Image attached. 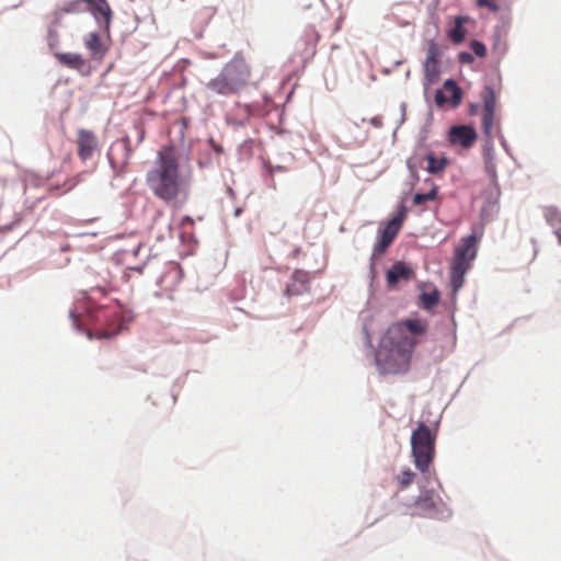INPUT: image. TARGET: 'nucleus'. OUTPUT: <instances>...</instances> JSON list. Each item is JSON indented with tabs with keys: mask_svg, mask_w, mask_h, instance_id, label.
<instances>
[{
	"mask_svg": "<svg viewBox=\"0 0 561 561\" xmlns=\"http://www.w3.org/2000/svg\"><path fill=\"white\" fill-rule=\"evenodd\" d=\"M428 331V323L421 318H411L392 323L383 333L376 355L381 374H405L411 367L416 346Z\"/></svg>",
	"mask_w": 561,
	"mask_h": 561,
	"instance_id": "nucleus-1",
	"label": "nucleus"
},
{
	"mask_svg": "<svg viewBox=\"0 0 561 561\" xmlns=\"http://www.w3.org/2000/svg\"><path fill=\"white\" fill-rule=\"evenodd\" d=\"M146 184L165 204H175L187 197L188 179L181 171L174 147L165 146L158 151L153 167L146 174Z\"/></svg>",
	"mask_w": 561,
	"mask_h": 561,
	"instance_id": "nucleus-2",
	"label": "nucleus"
},
{
	"mask_svg": "<svg viewBox=\"0 0 561 561\" xmlns=\"http://www.w3.org/2000/svg\"><path fill=\"white\" fill-rule=\"evenodd\" d=\"M113 290L111 282L104 279L103 284L92 286L89 291H83L89 329V339H111L116 336L123 327V307L116 300H110L105 305L98 302L99 297H105Z\"/></svg>",
	"mask_w": 561,
	"mask_h": 561,
	"instance_id": "nucleus-3",
	"label": "nucleus"
},
{
	"mask_svg": "<svg viewBox=\"0 0 561 561\" xmlns=\"http://www.w3.org/2000/svg\"><path fill=\"white\" fill-rule=\"evenodd\" d=\"M435 435L424 423H419L417 427L412 432V456L415 467L421 472H426L433 461L435 455Z\"/></svg>",
	"mask_w": 561,
	"mask_h": 561,
	"instance_id": "nucleus-4",
	"label": "nucleus"
},
{
	"mask_svg": "<svg viewBox=\"0 0 561 561\" xmlns=\"http://www.w3.org/2000/svg\"><path fill=\"white\" fill-rule=\"evenodd\" d=\"M477 255V238L474 234L461 239L459 245L455 249V256L450 268V278L453 286L457 289L462 286L463 276L470 267L471 261Z\"/></svg>",
	"mask_w": 561,
	"mask_h": 561,
	"instance_id": "nucleus-5",
	"label": "nucleus"
},
{
	"mask_svg": "<svg viewBox=\"0 0 561 561\" xmlns=\"http://www.w3.org/2000/svg\"><path fill=\"white\" fill-rule=\"evenodd\" d=\"M77 154L82 162L93 159L100 153L101 146L93 130L80 128L76 138Z\"/></svg>",
	"mask_w": 561,
	"mask_h": 561,
	"instance_id": "nucleus-6",
	"label": "nucleus"
},
{
	"mask_svg": "<svg viewBox=\"0 0 561 561\" xmlns=\"http://www.w3.org/2000/svg\"><path fill=\"white\" fill-rule=\"evenodd\" d=\"M482 128L488 138L494 137L499 131V124L495 119L496 96L492 88H486L483 94Z\"/></svg>",
	"mask_w": 561,
	"mask_h": 561,
	"instance_id": "nucleus-7",
	"label": "nucleus"
},
{
	"mask_svg": "<svg viewBox=\"0 0 561 561\" xmlns=\"http://www.w3.org/2000/svg\"><path fill=\"white\" fill-rule=\"evenodd\" d=\"M221 71L238 90L245 85L250 76L249 67L242 58H233Z\"/></svg>",
	"mask_w": 561,
	"mask_h": 561,
	"instance_id": "nucleus-8",
	"label": "nucleus"
},
{
	"mask_svg": "<svg viewBox=\"0 0 561 561\" xmlns=\"http://www.w3.org/2000/svg\"><path fill=\"white\" fill-rule=\"evenodd\" d=\"M461 100L462 91L451 79L446 80L443 89L437 90L435 94V103L439 107H443L446 104L457 107L461 103Z\"/></svg>",
	"mask_w": 561,
	"mask_h": 561,
	"instance_id": "nucleus-9",
	"label": "nucleus"
},
{
	"mask_svg": "<svg viewBox=\"0 0 561 561\" xmlns=\"http://www.w3.org/2000/svg\"><path fill=\"white\" fill-rule=\"evenodd\" d=\"M439 57L440 50L438 45L431 41L428 43L426 60L424 64V73L428 82L434 83L439 77Z\"/></svg>",
	"mask_w": 561,
	"mask_h": 561,
	"instance_id": "nucleus-10",
	"label": "nucleus"
},
{
	"mask_svg": "<svg viewBox=\"0 0 561 561\" xmlns=\"http://www.w3.org/2000/svg\"><path fill=\"white\" fill-rule=\"evenodd\" d=\"M449 142L459 145L462 148H470L477 140V131L469 125H457L449 129Z\"/></svg>",
	"mask_w": 561,
	"mask_h": 561,
	"instance_id": "nucleus-11",
	"label": "nucleus"
},
{
	"mask_svg": "<svg viewBox=\"0 0 561 561\" xmlns=\"http://www.w3.org/2000/svg\"><path fill=\"white\" fill-rule=\"evenodd\" d=\"M183 277V268L176 263H171L161 277V286L164 290L173 291L182 282Z\"/></svg>",
	"mask_w": 561,
	"mask_h": 561,
	"instance_id": "nucleus-12",
	"label": "nucleus"
},
{
	"mask_svg": "<svg viewBox=\"0 0 561 561\" xmlns=\"http://www.w3.org/2000/svg\"><path fill=\"white\" fill-rule=\"evenodd\" d=\"M84 46L92 58L102 60L107 53V46L102 42L100 35L91 32L84 36Z\"/></svg>",
	"mask_w": 561,
	"mask_h": 561,
	"instance_id": "nucleus-13",
	"label": "nucleus"
},
{
	"mask_svg": "<svg viewBox=\"0 0 561 561\" xmlns=\"http://www.w3.org/2000/svg\"><path fill=\"white\" fill-rule=\"evenodd\" d=\"M407 217V208L405 206H401L399 208L398 214L387 224L386 228L381 232V238L390 241L394 240L399 231L401 230L402 224Z\"/></svg>",
	"mask_w": 561,
	"mask_h": 561,
	"instance_id": "nucleus-14",
	"label": "nucleus"
},
{
	"mask_svg": "<svg viewBox=\"0 0 561 561\" xmlns=\"http://www.w3.org/2000/svg\"><path fill=\"white\" fill-rule=\"evenodd\" d=\"M207 88L210 91L225 96L239 92V90L234 87V84L230 82V80L227 79L222 71L207 83Z\"/></svg>",
	"mask_w": 561,
	"mask_h": 561,
	"instance_id": "nucleus-15",
	"label": "nucleus"
},
{
	"mask_svg": "<svg viewBox=\"0 0 561 561\" xmlns=\"http://www.w3.org/2000/svg\"><path fill=\"white\" fill-rule=\"evenodd\" d=\"M436 503L432 495L423 494L419 496L413 506V515L423 517H433L436 514Z\"/></svg>",
	"mask_w": 561,
	"mask_h": 561,
	"instance_id": "nucleus-16",
	"label": "nucleus"
},
{
	"mask_svg": "<svg viewBox=\"0 0 561 561\" xmlns=\"http://www.w3.org/2000/svg\"><path fill=\"white\" fill-rule=\"evenodd\" d=\"M55 57L61 65L80 72H83L89 68L87 60L79 54L57 53Z\"/></svg>",
	"mask_w": 561,
	"mask_h": 561,
	"instance_id": "nucleus-17",
	"label": "nucleus"
},
{
	"mask_svg": "<svg viewBox=\"0 0 561 561\" xmlns=\"http://www.w3.org/2000/svg\"><path fill=\"white\" fill-rule=\"evenodd\" d=\"M88 10L99 20L101 15L104 20L105 28L108 30L112 21V10L106 0H90L88 1Z\"/></svg>",
	"mask_w": 561,
	"mask_h": 561,
	"instance_id": "nucleus-18",
	"label": "nucleus"
},
{
	"mask_svg": "<svg viewBox=\"0 0 561 561\" xmlns=\"http://www.w3.org/2000/svg\"><path fill=\"white\" fill-rule=\"evenodd\" d=\"M411 268L405 266L402 262H397L387 271L386 279L389 286H394L401 279L408 280L411 277Z\"/></svg>",
	"mask_w": 561,
	"mask_h": 561,
	"instance_id": "nucleus-19",
	"label": "nucleus"
},
{
	"mask_svg": "<svg viewBox=\"0 0 561 561\" xmlns=\"http://www.w3.org/2000/svg\"><path fill=\"white\" fill-rule=\"evenodd\" d=\"M308 290V275L305 272L296 271L293 274L291 282L287 284L286 294L288 296L301 295Z\"/></svg>",
	"mask_w": 561,
	"mask_h": 561,
	"instance_id": "nucleus-20",
	"label": "nucleus"
},
{
	"mask_svg": "<svg viewBox=\"0 0 561 561\" xmlns=\"http://www.w3.org/2000/svg\"><path fill=\"white\" fill-rule=\"evenodd\" d=\"M546 221L554 229L561 227V210L554 206H546L542 209Z\"/></svg>",
	"mask_w": 561,
	"mask_h": 561,
	"instance_id": "nucleus-21",
	"label": "nucleus"
},
{
	"mask_svg": "<svg viewBox=\"0 0 561 561\" xmlns=\"http://www.w3.org/2000/svg\"><path fill=\"white\" fill-rule=\"evenodd\" d=\"M426 160H427L426 170L432 174L442 172L447 165V160L445 158L437 159L432 153L426 156Z\"/></svg>",
	"mask_w": 561,
	"mask_h": 561,
	"instance_id": "nucleus-22",
	"label": "nucleus"
},
{
	"mask_svg": "<svg viewBox=\"0 0 561 561\" xmlns=\"http://www.w3.org/2000/svg\"><path fill=\"white\" fill-rule=\"evenodd\" d=\"M462 21H463V18L457 16L455 20V26L449 31V34H448L449 38L456 44H459V43L463 42V39H465L466 32L462 26Z\"/></svg>",
	"mask_w": 561,
	"mask_h": 561,
	"instance_id": "nucleus-23",
	"label": "nucleus"
},
{
	"mask_svg": "<svg viewBox=\"0 0 561 561\" xmlns=\"http://www.w3.org/2000/svg\"><path fill=\"white\" fill-rule=\"evenodd\" d=\"M421 305L424 309L430 310L438 304L439 293L436 289L424 291L420 296Z\"/></svg>",
	"mask_w": 561,
	"mask_h": 561,
	"instance_id": "nucleus-24",
	"label": "nucleus"
},
{
	"mask_svg": "<svg viewBox=\"0 0 561 561\" xmlns=\"http://www.w3.org/2000/svg\"><path fill=\"white\" fill-rule=\"evenodd\" d=\"M438 194V187L436 185H433L430 192L427 193H417L413 196V204L414 205H422L426 202H432L437 198Z\"/></svg>",
	"mask_w": 561,
	"mask_h": 561,
	"instance_id": "nucleus-25",
	"label": "nucleus"
},
{
	"mask_svg": "<svg viewBox=\"0 0 561 561\" xmlns=\"http://www.w3.org/2000/svg\"><path fill=\"white\" fill-rule=\"evenodd\" d=\"M414 478H415V473L412 470L407 469V470L402 471L401 474L397 476V481L400 484L401 489H405L410 484H412Z\"/></svg>",
	"mask_w": 561,
	"mask_h": 561,
	"instance_id": "nucleus-26",
	"label": "nucleus"
},
{
	"mask_svg": "<svg viewBox=\"0 0 561 561\" xmlns=\"http://www.w3.org/2000/svg\"><path fill=\"white\" fill-rule=\"evenodd\" d=\"M470 48L478 57H484L486 55L485 45L479 41H472Z\"/></svg>",
	"mask_w": 561,
	"mask_h": 561,
	"instance_id": "nucleus-27",
	"label": "nucleus"
},
{
	"mask_svg": "<svg viewBox=\"0 0 561 561\" xmlns=\"http://www.w3.org/2000/svg\"><path fill=\"white\" fill-rule=\"evenodd\" d=\"M391 244L390 241L383 239L380 237V240L378 241V243L375 245V249H374V254H382L387 249L388 247Z\"/></svg>",
	"mask_w": 561,
	"mask_h": 561,
	"instance_id": "nucleus-28",
	"label": "nucleus"
},
{
	"mask_svg": "<svg viewBox=\"0 0 561 561\" xmlns=\"http://www.w3.org/2000/svg\"><path fill=\"white\" fill-rule=\"evenodd\" d=\"M477 5L480 8H488L493 12L499 11V5L492 0H477Z\"/></svg>",
	"mask_w": 561,
	"mask_h": 561,
	"instance_id": "nucleus-29",
	"label": "nucleus"
},
{
	"mask_svg": "<svg viewBox=\"0 0 561 561\" xmlns=\"http://www.w3.org/2000/svg\"><path fill=\"white\" fill-rule=\"evenodd\" d=\"M69 316H70V318H71V320H72V324H73V327H75V328H77V329H80V325H81V324H80V318H79V314H78L75 310H71V311L69 312Z\"/></svg>",
	"mask_w": 561,
	"mask_h": 561,
	"instance_id": "nucleus-30",
	"label": "nucleus"
},
{
	"mask_svg": "<svg viewBox=\"0 0 561 561\" xmlns=\"http://www.w3.org/2000/svg\"><path fill=\"white\" fill-rule=\"evenodd\" d=\"M460 60H461V61H471V60H472V57H471V55H470V54H468V53H462V54L460 55Z\"/></svg>",
	"mask_w": 561,
	"mask_h": 561,
	"instance_id": "nucleus-31",
	"label": "nucleus"
},
{
	"mask_svg": "<svg viewBox=\"0 0 561 561\" xmlns=\"http://www.w3.org/2000/svg\"><path fill=\"white\" fill-rule=\"evenodd\" d=\"M554 234L558 238L559 243L561 244V227L554 229Z\"/></svg>",
	"mask_w": 561,
	"mask_h": 561,
	"instance_id": "nucleus-32",
	"label": "nucleus"
}]
</instances>
